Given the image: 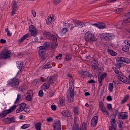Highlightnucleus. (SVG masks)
Returning a JSON list of instances; mask_svg holds the SVG:
<instances>
[{"label":"nucleus","mask_w":130,"mask_h":130,"mask_svg":"<svg viewBox=\"0 0 130 130\" xmlns=\"http://www.w3.org/2000/svg\"><path fill=\"white\" fill-rule=\"evenodd\" d=\"M45 37L52 41V48L54 49L57 47V35L56 34H51L50 32H47L45 34Z\"/></svg>","instance_id":"1"},{"label":"nucleus","mask_w":130,"mask_h":130,"mask_svg":"<svg viewBox=\"0 0 130 130\" xmlns=\"http://www.w3.org/2000/svg\"><path fill=\"white\" fill-rule=\"evenodd\" d=\"M125 17L126 18L125 20L120 21L118 24L116 25L115 28H123L125 25H129L130 24V12L127 13L125 14Z\"/></svg>","instance_id":"2"},{"label":"nucleus","mask_w":130,"mask_h":130,"mask_svg":"<svg viewBox=\"0 0 130 130\" xmlns=\"http://www.w3.org/2000/svg\"><path fill=\"white\" fill-rule=\"evenodd\" d=\"M102 39L104 41L109 42L115 39V35L110 32H104L102 34Z\"/></svg>","instance_id":"3"},{"label":"nucleus","mask_w":130,"mask_h":130,"mask_svg":"<svg viewBox=\"0 0 130 130\" xmlns=\"http://www.w3.org/2000/svg\"><path fill=\"white\" fill-rule=\"evenodd\" d=\"M84 39L87 42H94L96 41L97 38L90 31H87L84 35Z\"/></svg>","instance_id":"4"},{"label":"nucleus","mask_w":130,"mask_h":130,"mask_svg":"<svg viewBox=\"0 0 130 130\" xmlns=\"http://www.w3.org/2000/svg\"><path fill=\"white\" fill-rule=\"evenodd\" d=\"M8 85L13 88H17L19 86V79L16 77L10 79L8 81Z\"/></svg>","instance_id":"5"},{"label":"nucleus","mask_w":130,"mask_h":130,"mask_svg":"<svg viewBox=\"0 0 130 130\" xmlns=\"http://www.w3.org/2000/svg\"><path fill=\"white\" fill-rule=\"evenodd\" d=\"M16 108H17V106H12L11 108H10L9 109L5 110L3 112H2L0 114V117L4 118V117L7 116V115H8V114H9V113H11V112H13V111H14V110H15Z\"/></svg>","instance_id":"6"},{"label":"nucleus","mask_w":130,"mask_h":130,"mask_svg":"<svg viewBox=\"0 0 130 130\" xmlns=\"http://www.w3.org/2000/svg\"><path fill=\"white\" fill-rule=\"evenodd\" d=\"M72 23H74V26L71 27L70 30L72 31L75 27H79V28H82V27L86 26V23L84 22H81L79 20H76V19L72 20Z\"/></svg>","instance_id":"7"},{"label":"nucleus","mask_w":130,"mask_h":130,"mask_svg":"<svg viewBox=\"0 0 130 130\" xmlns=\"http://www.w3.org/2000/svg\"><path fill=\"white\" fill-rule=\"evenodd\" d=\"M70 89V97L71 99H68L69 102H70V103H73L74 102V98H75V91L74 90V84H72L71 86L69 87Z\"/></svg>","instance_id":"8"},{"label":"nucleus","mask_w":130,"mask_h":130,"mask_svg":"<svg viewBox=\"0 0 130 130\" xmlns=\"http://www.w3.org/2000/svg\"><path fill=\"white\" fill-rule=\"evenodd\" d=\"M2 58L3 59H8V58H10L12 55H11V51L10 50H4L2 51L1 54Z\"/></svg>","instance_id":"9"},{"label":"nucleus","mask_w":130,"mask_h":130,"mask_svg":"<svg viewBox=\"0 0 130 130\" xmlns=\"http://www.w3.org/2000/svg\"><path fill=\"white\" fill-rule=\"evenodd\" d=\"M46 53V49L44 48L39 47V55L40 57L43 58V60L46 59V57H45V54Z\"/></svg>","instance_id":"10"},{"label":"nucleus","mask_w":130,"mask_h":130,"mask_svg":"<svg viewBox=\"0 0 130 130\" xmlns=\"http://www.w3.org/2000/svg\"><path fill=\"white\" fill-rule=\"evenodd\" d=\"M53 127L54 130H61V124H60V120H55L53 123Z\"/></svg>","instance_id":"11"},{"label":"nucleus","mask_w":130,"mask_h":130,"mask_svg":"<svg viewBox=\"0 0 130 130\" xmlns=\"http://www.w3.org/2000/svg\"><path fill=\"white\" fill-rule=\"evenodd\" d=\"M12 11L11 13V16H13L15 14H16V11H17V8H18V4L15 1L12 2Z\"/></svg>","instance_id":"12"},{"label":"nucleus","mask_w":130,"mask_h":130,"mask_svg":"<svg viewBox=\"0 0 130 130\" xmlns=\"http://www.w3.org/2000/svg\"><path fill=\"white\" fill-rule=\"evenodd\" d=\"M53 83V78L52 77H50L49 80H48V81L46 83H45L43 85V87L46 90V89H48L49 87H50V84H52Z\"/></svg>","instance_id":"13"},{"label":"nucleus","mask_w":130,"mask_h":130,"mask_svg":"<svg viewBox=\"0 0 130 130\" xmlns=\"http://www.w3.org/2000/svg\"><path fill=\"white\" fill-rule=\"evenodd\" d=\"M29 29L30 35H31V36H36V35L38 33L36 28L33 25H31L29 26Z\"/></svg>","instance_id":"14"},{"label":"nucleus","mask_w":130,"mask_h":130,"mask_svg":"<svg viewBox=\"0 0 130 130\" xmlns=\"http://www.w3.org/2000/svg\"><path fill=\"white\" fill-rule=\"evenodd\" d=\"M117 77L118 79L123 83H126L127 82V78L122 74H118Z\"/></svg>","instance_id":"15"},{"label":"nucleus","mask_w":130,"mask_h":130,"mask_svg":"<svg viewBox=\"0 0 130 130\" xmlns=\"http://www.w3.org/2000/svg\"><path fill=\"white\" fill-rule=\"evenodd\" d=\"M92 26H94L99 29H105L106 28V26L104 23L100 22L98 23H94L92 24Z\"/></svg>","instance_id":"16"},{"label":"nucleus","mask_w":130,"mask_h":130,"mask_svg":"<svg viewBox=\"0 0 130 130\" xmlns=\"http://www.w3.org/2000/svg\"><path fill=\"white\" fill-rule=\"evenodd\" d=\"M26 104L25 103H22L19 105V109H17L16 111V113H20V112H22L24 110V108L26 107Z\"/></svg>","instance_id":"17"},{"label":"nucleus","mask_w":130,"mask_h":130,"mask_svg":"<svg viewBox=\"0 0 130 130\" xmlns=\"http://www.w3.org/2000/svg\"><path fill=\"white\" fill-rule=\"evenodd\" d=\"M98 123V117L97 116H94L91 120V125L92 126H96Z\"/></svg>","instance_id":"18"},{"label":"nucleus","mask_w":130,"mask_h":130,"mask_svg":"<svg viewBox=\"0 0 130 130\" xmlns=\"http://www.w3.org/2000/svg\"><path fill=\"white\" fill-rule=\"evenodd\" d=\"M27 38H30V36L29 34H26L24 36H23L21 39L18 40V42L19 43H22V42H24Z\"/></svg>","instance_id":"19"},{"label":"nucleus","mask_w":130,"mask_h":130,"mask_svg":"<svg viewBox=\"0 0 130 130\" xmlns=\"http://www.w3.org/2000/svg\"><path fill=\"white\" fill-rule=\"evenodd\" d=\"M16 63H17V67L19 69V71H21L22 69H23V64L24 63V61H19L16 62Z\"/></svg>","instance_id":"20"},{"label":"nucleus","mask_w":130,"mask_h":130,"mask_svg":"<svg viewBox=\"0 0 130 130\" xmlns=\"http://www.w3.org/2000/svg\"><path fill=\"white\" fill-rule=\"evenodd\" d=\"M119 61H123L124 62H126V63H129L130 60L128 58L121 57L119 58Z\"/></svg>","instance_id":"21"},{"label":"nucleus","mask_w":130,"mask_h":130,"mask_svg":"<svg viewBox=\"0 0 130 130\" xmlns=\"http://www.w3.org/2000/svg\"><path fill=\"white\" fill-rule=\"evenodd\" d=\"M108 52H109V54L112 56H116V55H117V53L115 52L114 51L110 49H108Z\"/></svg>","instance_id":"22"},{"label":"nucleus","mask_w":130,"mask_h":130,"mask_svg":"<svg viewBox=\"0 0 130 130\" xmlns=\"http://www.w3.org/2000/svg\"><path fill=\"white\" fill-rule=\"evenodd\" d=\"M122 49L124 52H127V51L129 50V48L128 47V46L126 45H123L122 46Z\"/></svg>","instance_id":"23"},{"label":"nucleus","mask_w":130,"mask_h":130,"mask_svg":"<svg viewBox=\"0 0 130 130\" xmlns=\"http://www.w3.org/2000/svg\"><path fill=\"white\" fill-rule=\"evenodd\" d=\"M119 118L120 119H126V118H127V115L123 113H120V115H119Z\"/></svg>","instance_id":"24"},{"label":"nucleus","mask_w":130,"mask_h":130,"mask_svg":"<svg viewBox=\"0 0 130 130\" xmlns=\"http://www.w3.org/2000/svg\"><path fill=\"white\" fill-rule=\"evenodd\" d=\"M42 125V124H41V122H38L35 124V128L37 130H41V126Z\"/></svg>","instance_id":"25"},{"label":"nucleus","mask_w":130,"mask_h":130,"mask_svg":"<svg viewBox=\"0 0 130 130\" xmlns=\"http://www.w3.org/2000/svg\"><path fill=\"white\" fill-rule=\"evenodd\" d=\"M21 97H22V95H21V94L19 93L17 95V97L16 98L15 102H14V104H18V103H19V101L21 100Z\"/></svg>","instance_id":"26"},{"label":"nucleus","mask_w":130,"mask_h":130,"mask_svg":"<svg viewBox=\"0 0 130 130\" xmlns=\"http://www.w3.org/2000/svg\"><path fill=\"white\" fill-rule=\"evenodd\" d=\"M72 22H73V20H72L71 23H68V22H63V24L65 26V27H70V26H74V24Z\"/></svg>","instance_id":"27"},{"label":"nucleus","mask_w":130,"mask_h":130,"mask_svg":"<svg viewBox=\"0 0 130 130\" xmlns=\"http://www.w3.org/2000/svg\"><path fill=\"white\" fill-rule=\"evenodd\" d=\"M101 111L105 115H107V116L109 115V113L108 112V111H107L106 108L101 110Z\"/></svg>","instance_id":"28"},{"label":"nucleus","mask_w":130,"mask_h":130,"mask_svg":"<svg viewBox=\"0 0 130 130\" xmlns=\"http://www.w3.org/2000/svg\"><path fill=\"white\" fill-rule=\"evenodd\" d=\"M113 88H114L113 86V83H109L108 86L109 92H112L113 91Z\"/></svg>","instance_id":"29"},{"label":"nucleus","mask_w":130,"mask_h":130,"mask_svg":"<svg viewBox=\"0 0 130 130\" xmlns=\"http://www.w3.org/2000/svg\"><path fill=\"white\" fill-rule=\"evenodd\" d=\"M73 112L75 115H78L79 114V109L77 107H74L73 108Z\"/></svg>","instance_id":"30"},{"label":"nucleus","mask_w":130,"mask_h":130,"mask_svg":"<svg viewBox=\"0 0 130 130\" xmlns=\"http://www.w3.org/2000/svg\"><path fill=\"white\" fill-rule=\"evenodd\" d=\"M106 77H107V74L104 73L101 76H99V79H101V80H104Z\"/></svg>","instance_id":"31"},{"label":"nucleus","mask_w":130,"mask_h":130,"mask_svg":"<svg viewBox=\"0 0 130 130\" xmlns=\"http://www.w3.org/2000/svg\"><path fill=\"white\" fill-rule=\"evenodd\" d=\"M99 108L100 110H102V109H104L105 108V106H104V104L102 102H100L99 103Z\"/></svg>","instance_id":"32"},{"label":"nucleus","mask_w":130,"mask_h":130,"mask_svg":"<svg viewBox=\"0 0 130 130\" xmlns=\"http://www.w3.org/2000/svg\"><path fill=\"white\" fill-rule=\"evenodd\" d=\"M128 99V95H125L124 99L121 101V104H124V103H125V102L127 101Z\"/></svg>","instance_id":"33"},{"label":"nucleus","mask_w":130,"mask_h":130,"mask_svg":"<svg viewBox=\"0 0 130 130\" xmlns=\"http://www.w3.org/2000/svg\"><path fill=\"white\" fill-rule=\"evenodd\" d=\"M123 11V9L122 8H118L116 9H115L114 12H115L116 14H120L121 12Z\"/></svg>","instance_id":"34"},{"label":"nucleus","mask_w":130,"mask_h":130,"mask_svg":"<svg viewBox=\"0 0 130 130\" xmlns=\"http://www.w3.org/2000/svg\"><path fill=\"white\" fill-rule=\"evenodd\" d=\"M48 46H49V42H46L44 43V46H42L40 47H42V48H45L46 50Z\"/></svg>","instance_id":"35"},{"label":"nucleus","mask_w":130,"mask_h":130,"mask_svg":"<svg viewBox=\"0 0 130 130\" xmlns=\"http://www.w3.org/2000/svg\"><path fill=\"white\" fill-rule=\"evenodd\" d=\"M110 122L112 126H114L116 123L115 118H111Z\"/></svg>","instance_id":"36"},{"label":"nucleus","mask_w":130,"mask_h":130,"mask_svg":"<svg viewBox=\"0 0 130 130\" xmlns=\"http://www.w3.org/2000/svg\"><path fill=\"white\" fill-rule=\"evenodd\" d=\"M52 22V17H48L47 19L46 20V23L48 25H49Z\"/></svg>","instance_id":"37"},{"label":"nucleus","mask_w":130,"mask_h":130,"mask_svg":"<svg viewBox=\"0 0 130 130\" xmlns=\"http://www.w3.org/2000/svg\"><path fill=\"white\" fill-rule=\"evenodd\" d=\"M59 102L61 106H64V98H60L59 100Z\"/></svg>","instance_id":"38"},{"label":"nucleus","mask_w":130,"mask_h":130,"mask_svg":"<svg viewBox=\"0 0 130 130\" xmlns=\"http://www.w3.org/2000/svg\"><path fill=\"white\" fill-rule=\"evenodd\" d=\"M51 68H52V66L50 64V62H48L46 65H45L44 69H51Z\"/></svg>","instance_id":"39"},{"label":"nucleus","mask_w":130,"mask_h":130,"mask_svg":"<svg viewBox=\"0 0 130 130\" xmlns=\"http://www.w3.org/2000/svg\"><path fill=\"white\" fill-rule=\"evenodd\" d=\"M27 96H29V97H33V90H29L27 92Z\"/></svg>","instance_id":"40"},{"label":"nucleus","mask_w":130,"mask_h":130,"mask_svg":"<svg viewBox=\"0 0 130 130\" xmlns=\"http://www.w3.org/2000/svg\"><path fill=\"white\" fill-rule=\"evenodd\" d=\"M72 59V56L70 54H67L66 56V60L67 61H69V60H71Z\"/></svg>","instance_id":"41"},{"label":"nucleus","mask_w":130,"mask_h":130,"mask_svg":"<svg viewBox=\"0 0 130 130\" xmlns=\"http://www.w3.org/2000/svg\"><path fill=\"white\" fill-rule=\"evenodd\" d=\"M127 25H129V24H126V25H124L123 27L120 28H117V29H122L123 28H124L125 31H126V32H127L128 33L130 34V28L126 27Z\"/></svg>","instance_id":"42"},{"label":"nucleus","mask_w":130,"mask_h":130,"mask_svg":"<svg viewBox=\"0 0 130 130\" xmlns=\"http://www.w3.org/2000/svg\"><path fill=\"white\" fill-rule=\"evenodd\" d=\"M81 75L82 77H87V76H89V72L87 71H82L81 72Z\"/></svg>","instance_id":"43"},{"label":"nucleus","mask_w":130,"mask_h":130,"mask_svg":"<svg viewBox=\"0 0 130 130\" xmlns=\"http://www.w3.org/2000/svg\"><path fill=\"white\" fill-rule=\"evenodd\" d=\"M78 119V117H75L74 118V121L75 125H76L77 127L79 126V123L78 122V121L77 120Z\"/></svg>","instance_id":"44"},{"label":"nucleus","mask_w":130,"mask_h":130,"mask_svg":"<svg viewBox=\"0 0 130 130\" xmlns=\"http://www.w3.org/2000/svg\"><path fill=\"white\" fill-rule=\"evenodd\" d=\"M29 126L30 124H25L21 127V128H22L23 129H26V128H28V127H29Z\"/></svg>","instance_id":"45"},{"label":"nucleus","mask_w":130,"mask_h":130,"mask_svg":"<svg viewBox=\"0 0 130 130\" xmlns=\"http://www.w3.org/2000/svg\"><path fill=\"white\" fill-rule=\"evenodd\" d=\"M61 1L62 0H53V3L55 6H57V5H58L61 3Z\"/></svg>","instance_id":"46"},{"label":"nucleus","mask_w":130,"mask_h":130,"mask_svg":"<svg viewBox=\"0 0 130 130\" xmlns=\"http://www.w3.org/2000/svg\"><path fill=\"white\" fill-rule=\"evenodd\" d=\"M98 66L97 64H91V68L93 71H96L98 69Z\"/></svg>","instance_id":"47"},{"label":"nucleus","mask_w":130,"mask_h":130,"mask_svg":"<svg viewBox=\"0 0 130 130\" xmlns=\"http://www.w3.org/2000/svg\"><path fill=\"white\" fill-rule=\"evenodd\" d=\"M5 120H8V121H10V122H15V118H7L5 119Z\"/></svg>","instance_id":"48"},{"label":"nucleus","mask_w":130,"mask_h":130,"mask_svg":"<svg viewBox=\"0 0 130 130\" xmlns=\"http://www.w3.org/2000/svg\"><path fill=\"white\" fill-rule=\"evenodd\" d=\"M91 64H96L99 66V64H98V60H97V59H94L91 62Z\"/></svg>","instance_id":"49"},{"label":"nucleus","mask_w":130,"mask_h":130,"mask_svg":"<svg viewBox=\"0 0 130 130\" xmlns=\"http://www.w3.org/2000/svg\"><path fill=\"white\" fill-rule=\"evenodd\" d=\"M124 43H125V45H127V46H130V41L128 40H125L124 41Z\"/></svg>","instance_id":"50"},{"label":"nucleus","mask_w":130,"mask_h":130,"mask_svg":"<svg viewBox=\"0 0 130 130\" xmlns=\"http://www.w3.org/2000/svg\"><path fill=\"white\" fill-rule=\"evenodd\" d=\"M33 96H29V95H27L26 96L25 99L27 101H32V100L33 99Z\"/></svg>","instance_id":"51"},{"label":"nucleus","mask_w":130,"mask_h":130,"mask_svg":"<svg viewBox=\"0 0 130 130\" xmlns=\"http://www.w3.org/2000/svg\"><path fill=\"white\" fill-rule=\"evenodd\" d=\"M107 107L109 110H112V105L111 104H107Z\"/></svg>","instance_id":"52"},{"label":"nucleus","mask_w":130,"mask_h":130,"mask_svg":"<svg viewBox=\"0 0 130 130\" xmlns=\"http://www.w3.org/2000/svg\"><path fill=\"white\" fill-rule=\"evenodd\" d=\"M23 111H24V112H26V113H28V112H30V108H23Z\"/></svg>","instance_id":"53"},{"label":"nucleus","mask_w":130,"mask_h":130,"mask_svg":"<svg viewBox=\"0 0 130 130\" xmlns=\"http://www.w3.org/2000/svg\"><path fill=\"white\" fill-rule=\"evenodd\" d=\"M98 81H99V87H102V85L103 83H102V79L99 78Z\"/></svg>","instance_id":"54"},{"label":"nucleus","mask_w":130,"mask_h":130,"mask_svg":"<svg viewBox=\"0 0 130 130\" xmlns=\"http://www.w3.org/2000/svg\"><path fill=\"white\" fill-rule=\"evenodd\" d=\"M82 128L83 129H86L87 127L86 126V122H83L82 124Z\"/></svg>","instance_id":"55"},{"label":"nucleus","mask_w":130,"mask_h":130,"mask_svg":"<svg viewBox=\"0 0 130 130\" xmlns=\"http://www.w3.org/2000/svg\"><path fill=\"white\" fill-rule=\"evenodd\" d=\"M54 94H55V93L54 91H50L49 96V97H53V96H54Z\"/></svg>","instance_id":"56"},{"label":"nucleus","mask_w":130,"mask_h":130,"mask_svg":"<svg viewBox=\"0 0 130 130\" xmlns=\"http://www.w3.org/2000/svg\"><path fill=\"white\" fill-rule=\"evenodd\" d=\"M51 107L52 110H53V111H55V110H56V106H55V105H52L51 106Z\"/></svg>","instance_id":"57"},{"label":"nucleus","mask_w":130,"mask_h":130,"mask_svg":"<svg viewBox=\"0 0 130 130\" xmlns=\"http://www.w3.org/2000/svg\"><path fill=\"white\" fill-rule=\"evenodd\" d=\"M39 96L40 97H42L43 96V90H40L39 91Z\"/></svg>","instance_id":"58"},{"label":"nucleus","mask_w":130,"mask_h":130,"mask_svg":"<svg viewBox=\"0 0 130 130\" xmlns=\"http://www.w3.org/2000/svg\"><path fill=\"white\" fill-rule=\"evenodd\" d=\"M106 99L108 101H112V97L110 95L107 96Z\"/></svg>","instance_id":"59"},{"label":"nucleus","mask_w":130,"mask_h":130,"mask_svg":"<svg viewBox=\"0 0 130 130\" xmlns=\"http://www.w3.org/2000/svg\"><path fill=\"white\" fill-rule=\"evenodd\" d=\"M121 66H122V63L121 62H119L118 63H117V68H118V69H120V68H121Z\"/></svg>","instance_id":"60"},{"label":"nucleus","mask_w":130,"mask_h":130,"mask_svg":"<svg viewBox=\"0 0 130 130\" xmlns=\"http://www.w3.org/2000/svg\"><path fill=\"white\" fill-rule=\"evenodd\" d=\"M47 79H48V78H44V77H42L41 78V81L42 82H46V81L47 80Z\"/></svg>","instance_id":"61"},{"label":"nucleus","mask_w":130,"mask_h":130,"mask_svg":"<svg viewBox=\"0 0 130 130\" xmlns=\"http://www.w3.org/2000/svg\"><path fill=\"white\" fill-rule=\"evenodd\" d=\"M68 113V111L64 110L62 112V114H63V116H66L67 115Z\"/></svg>","instance_id":"62"},{"label":"nucleus","mask_w":130,"mask_h":130,"mask_svg":"<svg viewBox=\"0 0 130 130\" xmlns=\"http://www.w3.org/2000/svg\"><path fill=\"white\" fill-rule=\"evenodd\" d=\"M114 71L117 75H118V74H119V70H118L117 68L114 69Z\"/></svg>","instance_id":"63"},{"label":"nucleus","mask_w":130,"mask_h":130,"mask_svg":"<svg viewBox=\"0 0 130 130\" xmlns=\"http://www.w3.org/2000/svg\"><path fill=\"white\" fill-rule=\"evenodd\" d=\"M31 13L32 14L33 17L35 18V17H36V11H35V10H32Z\"/></svg>","instance_id":"64"}]
</instances>
